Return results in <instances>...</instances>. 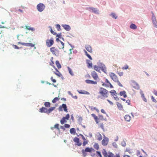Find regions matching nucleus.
<instances>
[{
    "mask_svg": "<svg viewBox=\"0 0 157 157\" xmlns=\"http://www.w3.org/2000/svg\"><path fill=\"white\" fill-rule=\"evenodd\" d=\"M55 70H56V71H54V73L56 74V75H57V76L60 77H61L62 75L61 74V73L57 69V68H55Z\"/></svg>",
    "mask_w": 157,
    "mask_h": 157,
    "instance_id": "obj_21",
    "label": "nucleus"
},
{
    "mask_svg": "<svg viewBox=\"0 0 157 157\" xmlns=\"http://www.w3.org/2000/svg\"><path fill=\"white\" fill-rule=\"evenodd\" d=\"M53 57H52L51 59V63H50V65L52 66L54 68H55V66H54V63L53 61Z\"/></svg>",
    "mask_w": 157,
    "mask_h": 157,
    "instance_id": "obj_39",
    "label": "nucleus"
},
{
    "mask_svg": "<svg viewBox=\"0 0 157 157\" xmlns=\"http://www.w3.org/2000/svg\"><path fill=\"white\" fill-rule=\"evenodd\" d=\"M113 18L116 19H117V17L116 16V15L115 13H112L111 14Z\"/></svg>",
    "mask_w": 157,
    "mask_h": 157,
    "instance_id": "obj_46",
    "label": "nucleus"
},
{
    "mask_svg": "<svg viewBox=\"0 0 157 157\" xmlns=\"http://www.w3.org/2000/svg\"><path fill=\"white\" fill-rule=\"evenodd\" d=\"M60 42L61 44V46L59 48H60L63 49L64 48V43L61 41H60Z\"/></svg>",
    "mask_w": 157,
    "mask_h": 157,
    "instance_id": "obj_45",
    "label": "nucleus"
},
{
    "mask_svg": "<svg viewBox=\"0 0 157 157\" xmlns=\"http://www.w3.org/2000/svg\"><path fill=\"white\" fill-rule=\"evenodd\" d=\"M105 82L107 83H108V84L107 85V86L109 87L110 86V88H113V86L110 83L109 81L107 79H105Z\"/></svg>",
    "mask_w": 157,
    "mask_h": 157,
    "instance_id": "obj_31",
    "label": "nucleus"
},
{
    "mask_svg": "<svg viewBox=\"0 0 157 157\" xmlns=\"http://www.w3.org/2000/svg\"><path fill=\"white\" fill-rule=\"evenodd\" d=\"M109 141V138L107 137L104 136L103 140L102 141V144L104 146L107 145Z\"/></svg>",
    "mask_w": 157,
    "mask_h": 157,
    "instance_id": "obj_8",
    "label": "nucleus"
},
{
    "mask_svg": "<svg viewBox=\"0 0 157 157\" xmlns=\"http://www.w3.org/2000/svg\"><path fill=\"white\" fill-rule=\"evenodd\" d=\"M117 82L118 85L120 86H121V87H122V85L120 83V82L118 80V82Z\"/></svg>",
    "mask_w": 157,
    "mask_h": 157,
    "instance_id": "obj_57",
    "label": "nucleus"
},
{
    "mask_svg": "<svg viewBox=\"0 0 157 157\" xmlns=\"http://www.w3.org/2000/svg\"><path fill=\"white\" fill-rule=\"evenodd\" d=\"M73 140L74 142L76 143L77 145L78 146H80L81 145L82 143L80 142L79 139L77 137H75Z\"/></svg>",
    "mask_w": 157,
    "mask_h": 157,
    "instance_id": "obj_14",
    "label": "nucleus"
},
{
    "mask_svg": "<svg viewBox=\"0 0 157 157\" xmlns=\"http://www.w3.org/2000/svg\"><path fill=\"white\" fill-rule=\"evenodd\" d=\"M50 51L53 55L58 56L59 55V51L58 49L55 47H52L50 48Z\"/></svg>",
    "mask_w": 157,
    "mask_h": 157,
    "instance_id": "obj_4",
    "label": "nucleus"
},
{
    "mask_svg": "<svg viewBox=\"0 0 157 157\" xmlns=\"http://www.w3.org/2000/svg\"><path fill=\"white\" fill-rule=\"evenodd\" d=\"M54 39L51 37L50 39H48L46 40V46L48 47H50L54 44Z\"/></svg>",
    "mask_w": 157,
    "mask_h": 157,
    "instance_id": "obj_3",
    "label": "nucleus"
},
{
    "mask_svg": "<svg viewBox=\"0 0 157 157\" xmlns=\"http://www.w3.org/2000/svg\"><path fill=\"white\" fill-rule=\"evenodd\" d=\"M70 94L72 96V97L74 98H75V99H77V98H78L76 96H73L72 94H71V93Z\"/></svg>",
    "mask_w": 157,
    "mask_h": 157,
    "instance_id": "obj_56",
    "label": "nucleus"
},
{
    "mask_svg": "<svg viewBox=\"0 0 157 157\" xmlns=\"http://www.w3.org/2000/svg\"><path fill=\"white\" fill-rule=\"evenodd\" d=\"M154 16H153L152 17V20H153V23L154 25L155 26V27L156 28H157V22H156L154 21Z\"/></svg>",
    "mask_w": 157,
    "mask_h": 157,
    "instance_id": "obj_43",
    "label": "nucleus"
},
{
    "mask_svg": "<svg viewBox=\"0 0 157 157\" xmlns=\"http://www.w3.org/2000/svg\"><path fill=\"white\" fill-rule=\"evenodd\" d=\"M94 147L96 150H98L99 149V146L98 143H95L94 145Z\"/></svg>",
    "mask_w": 157,
    "mask_h": 157,
    "instance_id": "obj_40",
    "label": "nucleus"
},
{
    "mask_svg": "<svg viewBox=\"0 0 157 157\" xmlns=\"http://www.w3.org/2000/svg\"><path fill=\"white\" fill-rule=\"evenodd\" d=\"M26 28L29 30H31V31H34V29L33 28L30 27L29 26H25Z\"/></svg>",
    "mask_w": 157,
    "mask_h": 157,
    "instance_id": "obj_42",
    "label": "nucleus"
},
{
    "mask_svg": "<svg viewBox=\"0 0 157 157\" xmlns=\"http://www.w3.org/2000/svg\"><path fill=\"white\" fill-rule=\"evenodd\" d=\"M151 98L152 101L153 102H156L157 101H156V100L155 99V98H154V97H153V96H151Z\"/></svg>",
    "mask_w": 157,
    "mask_h": 157,
    "instance_id": "obj_52",
    "label": "nucleus"
},
{
    "mask_svg": "<svg viewBox=\"0 0 157 157\" xmlns=\"http://www.w3.org/2000/svg\"><path fill=\"white\" fill-rule=\"evenodd\" d=\"M91 116L94 118L96 123L98 124V123L99 122V120L98 119V117L94 113L92 114Z\"/></svg>",
    "mask_w": 157,
    "mask_h": 157,
    "instance_id": "obj_18",
    "label": "nucleus"
},
{
    "mask_svg": "<svg viewBox=\"0 0 157 157\" xmlns=\"http://www.w3.org/2000/svg\"><path fill=\"white\" fill-rule=\"evenodd\" d=\"M124 119L126 121H129L131 119V117L128 115H126L124 117Z\"/></svg>",
    "mask_w": 157,
    "mask_h": 157,
    "instance_id": "obj_27",
    "label": "nucleus"
},
{
    "mask_svg": "<svg viewBox=\"0 0 157 157\" xmlns=\"http://www.w3.org/2000/svg\"><path fill=\"white\" fill-rule=\"evenodd\" d=\"M70 117L69 115L68 114L66 115L65 117H63L60 121L61 124H63L67 122V120H68Z\"/></svg>",
    "mask_w": 157,
    "mask_h": 157,
    "instance_id": "obj_9",
    "label": "nucleus"
},
{
    "mask_svg": "<svg viewBox=\"0 0 157 157\" xmlns=\"http://www.w3.org/2000/svg\"><path fill=\"white\" fill-rule=\"evenodd\" d=\"M111 78L115 82H118V78L117 75L114 73L111 72L109 74Z\"/></svg>",
    "mask_w": 157,
    "mask_h": 157,
    "instance_id": "obj_6",
    "label": "nucleus"
},
{
    "mask_svg": "<svg viewBox=\"0 0 157 157\" xmlns=\"http://www.w3.org/2000/svg\"><path fill=\"white\" fill-rule=\"evenodd\" d=\"M109 157H120V155L119 154H116L114 155L112 153H109Z\"/></svg>",
    "mask_w": 157,
    "mask_h": 157,
    "instance_id": "obj_20",
    "label": "nucleus"
},
{
    "mask_svg": "<svg viewBox=\"0 0 157 157\" xmlns=\"http://www.w3.org/2000/svg\"><path fill=\"white\" fill-rule=\"evenodd\" d=\"M129 67L127 65H125L123 67H122V69L124 70H127L128 69Z\"/></svg>",
    "mask_w": 157,
    "mask_h": 157,
    "instance_id": "obj_44",
    "label": "nucleus"
},
{
    "mask_svg": "<svg viewBox=\"0 0 157 157\" xmlns=\"http://www.w3.org/2000/svg\"><path fill=\"white\" fill-rule=\"evenodd\" d=\"M154 94L155 95L157 96V91H155L154 92Z\"/></svg>",
    "mask_w": 157,
    "mask_h": 157,
    "instance_id": "obj_64",
    "label": "nucleus"
},
{
    "mask_svg": "<svg viewBox=\"0 0 157 157\" xmlns=\"http://www.w3.org/2000/svg\"><path fill=\"white\" fill-rule=\"evenodd\" d=\"M48 109L46 108L42 107L40 109L39 112L40 113H48Z\"/></svg>",
    "mask_w": 157,
    "mask_h": 157,
    "instance_id": "obj_15",
    "label": "nucleus"
},
{
    "mask_svg": "<svg viewBox=\"0 0 157 157\" xmlns=\"http://www.w3.org/2000/svg\"><path fill=\"white\" fill-rule=\"evenodd\" d=\"M67 69L69 74L71 76H73L74 75V73L72 70L69 67H67Z\"/></svg>",
    "mask_w": 157,
    "mask_h": 157,
    "instance_id": "obj_28",
    "label": "nucleus"
},
{
    "mask_svg": "<svg viewBox=\"0 0 157 157\" xmlns=\"http://www.w3.org/2000/svg\"><path fill=\"white\" fill-rule=\"evenodd\" d=\"M63 109L65 112H67L68 111L67 106L65 104H63L61 105L58 108L59 110V111H63Z\"/></svg>",
    "mask_w": 157,
    "mask_h": 157,
    "instance_id": "obj_7",
    "label": "nucleus"
},
{
    "mask_svg": "<svg viewBox=\"0 0 157 157\" xmlns=\"http://www.w3.org/2000/svg\"><path fill=\"white\" fill-rule=\"evenodd\" d=\"M13 46L14 47V48H15V49H19L20 48L19 47H18V46H17V45H13Z\"/></svg>",
    "mask_w": 157,
    "mask_h": 157,
    "instance_id": "obj_59",
    "label": "nucleus"
},
{
    "mask_svg": "<svg viewBox=\"0 0 157 157\" xmlns=\"http://www.w3.org/2000/svg\"><path fill=\"white\" fill-rule=\"evenodd\" d=\"M98 93L100 95L99 97L101 99L107 97L109 94L108 91L102 87L100 88Z\"/></svg>",
    "mask_w": 157,
    "mask_h": 157,
    "instance_id": "obj_1",
    "label": "nucleus"
},
{
    "mask_svg": "<svg viewBox=\"0 0 157 157\" xmlns=\"http://www.w3.org/2000/svg\"><path fill=\"white\" fill-rule=\"evenodd\" d=\"M86 82L88 84H97V82H96L94 81L90 80H86Z\"/></svg>",
    "mask_w": 157,
    "mask_h": 157,
    "instance_id": "obj_19",
    "label": "nucleus"
},
{
    "mask_svg": "<svg viewBox=\"0 0 157 157\" xmlns=\"http://www.w3.org/2000/svg\"><path fill=\"white\" fill-rule=\"evenodd\" d=\"M99 125L102 128V129H103V128H104V126H103V123H101V124H99Z\"/></svg>",
    "mask_w": 157,
    "mask_h": 157,
    "instance_id": "obj_58",
    "label": "nucleus"
},
{
    "mask_svg": "<svg viewBox=\"0 0 157 157\" xmlns=\"http://www.w3.org/2000/svg\"><path fill=\"white\" fill-rule=\"evenodd\" d=\"M84 51L85 53V55H86V56L91 60H92V59L90 56L89 54L87 52H86V50H84Z\"/></svg>",
    "mask_w": 157,
    "mask_h": 157,
    "instance_id": "obj_32",
    "label": "nucleus"
},
{
    "mask_svg": "<svg viewBox=\"0 0 157 157\" xmlns=\"http://www.w3.org/2000/svg\"><path fill=\"white\" fill-rule=\"evenodd\" d=\"M64 127L66 128H69L70 127V125L67 124H65L64 125Z\"/></svg>",
    "mask_w": 157,
    "mask_h": 157,
    "instance_id": "obj_54",
    "label": "nucleus"
},
{
    "mask_svg": "<svg viewBox=\"0 0 157 157\" xmlns=\"http://www.w3.org/2000/svg\"><path fill=\"white\" fill-rule=\"evenodd\" d=\"M101 113H105V112L103 109H101Z\"/></svg>",
    "mask_w": 157,
    "mask_h": 157,
    "instance_id": "obj_62",
    "label": "nucleus"
},
{
    "mask_svg": "<svg viewBox=\"0 0 157 157\" xmlns=\"http://www.w3.org/2000/svg\"><path fill=\"white\" fill-rule=\"evenodd\" d=\"M89 9L90 10H91L94 13H98V10L92 7H90L89 8Z\"/></svg>",
    "mask_w": 157,
    "mask_h": 157,
    "instance_id": "obj_29",
    "label": "nucleus"
},
{
    "mask_svg": "<svg viewBox=\"0 0 157 157\" xmlns=\"http://www.w3.org/2000/svg\"><path fill=\"white\" fill-rule=\"evenodd\" d=\"M75 129L74 128H72L70 129V132L71 134H75Z\"/></svg>",
    "mask_w": 157,
    "mask_h": 157,
    "instance_id": "obj_38",
    "label": "nucleus"
},
{
    "mask_svg": "<svg viewBox=\"0 0 157 157\" xmlns=\"http://www.w3.org/2000/svg\"><path fill=\"white\" fill-rule=\"evenodd\" d=\"M88 143V142L86 140L84 141L83 144L82 145L83 146H85Z\"/></svg>",
    "mask_w": 157,
    "mask_h": 157,
    "instance_id": "obj_51",
    "label": "nucleus"
},
{
    "mask_svg": "<svg viewBox=\"0 0 157 157\" xmlns=\"http://www.w3.org/2000/svg\"><path fill=\"white\" fill-rule=\"evenodd\" d=\"M51 80L52 81V82L54 83H55L56 82V80L53 78V77H51Z\"/></svg>",
    "mask_w": 157,
    "mask_h": 157,
    "instance_id": "obj_53",
    "label": "nucleus"
},
{
    "mask_svg": "<svg viewBox=\"0 0 157 157\" xmlns=\"http://www.w3.org/2000/svg\"><path fill=\"white\" fill-rule=\"evenodd\" d=\"M55 109V107H52L50 108L49 109H48V113H50L51 112L54 110Z\"/></svg>",
    "mask_w": 157,
    "mask_h": 157,
    "instance_id": "obj_36",
    "label": "nucleus"
},
{
    "mask_svg": "<svg viewBox=\"0 0 157 157\" xmlns=\"http://www.w3.org/2000/svg\"><path fill=\"white\" fill-rule=\"evenodd\" d=\"M131 85L132 87L136 89H139V85L135 82H132L131 83Z\"/></svg>",
    "mask_w": 157,
    "mask_h": 157,
    "instance_id": "obj_12",
    "label": "nucleus"
},
{
    "mask_svg": "<svg viewBox=\"0 0 157 157\" xmlns=\"http://www.w3.org/2000/svg\"><path fill=\"white\" fill-rule=\"evenodd\" d=\"M54 127L55 128H56L58 130H59V124H56L54 126Z\"/></svg>",
    "mask_w": 157,
    "mask_h": 157,
    "instance_id": "obj_47",
    "label": "nucleus"
},
{
    "mask_svg": "<svg viewBox=\"0 0 157 157\" xmlns=\"http://www.w3.org/2000/svg\"><path fill=\"white\" fill-rule=\"evenodd\" d=\"M82 155L84 157H85L87 155V152H90L92 156H94V154H92V152H94L95 150L92 147L90 148L89 147H86L85 149H82Z\"/></svg>",
    "mask_w": 157,
    "mask_h": 157,
    "instance_id": "obj_2",
    "label": "nucleus"
},
{
    "mask_svg": "<svg viewBox=\"0 0 157 157\" xmlns=\"http://www.w3.org/2000/svg\"><path fill=\"white\" fill-rule=\"evenodd\" d=\"M107 101H108V102L111 105H113V102L110 101H109V100L108 99L107 100Z\"/></svg>",
    "mask_w": 157,
    "mask_h": 157,
    "instance_id": "obj_61",
    "label": "nucleus"
},
{
    "mask_svg": "<svg viewBox=\"0 0 157 157\" xmlns=\"http://www.w3.org/2000/svg\"><path fill=\"white\" fill-rule=\"evenodd\" d=\"M59 99V98L58 97H56L52 100V102L53 103H55L57 101H58Z\"/></svg>",
    "mask_w": 157,
    "mask_h": 157,
    "instance_id": "obj_35",
    "label": "nucleus"
},
{
    "mask_svg": "<svg viewBox=\"0 0 157 157\" xmlns=\"http://www.w3.org/2000/svg\"><path fill=\"white\" fill-rule=\"evenodd\" d=\"M110 92L111 94L112 95L113 97L116 100H119V98L116 95L117 94L116 93V91L114 90H111V91H110Z\"/></svg>",
    "mask_w": 157,
    "mask_h": 157,
    "instance_id": "obj_11",
    "label": "nucleus"
},
{
    "mask_svg": "<svg viewBox=\"0 0 157 157\" xmlns=\"http://www.w3.org/2000/svg\"><path fill=\"white\" fill-rule=\"evenodd\" d=\"M56 28L57 29L58 31H60L61 30L60 25L59 24L56 25Z\"/></svg>",
    "mask_w": 157,
    "mask_h": 157,
    "instance_id": "obj_48",
    "label": "nucleus"
},
{
    "mask_svg": "<svg viewBox=\"0 0 157 157\" xmlns=\"http://www.w3.org/2000/svg\"><path fill=\"white\" fill-rule=\"evenodd\" d=\"M91 75L95 80H97L98 78L97 73L95 71H92L91 72Z\"/></svg>",
    "mask_w": 157,
    "mask_h": 157,
    "instance_id": "obj_13",
    "label": "nucleus"
},
{
    "mask_svg": "<svg viewBox=\"0 0 157 157\" xmlns=\"http://www.w3.org/2000/svg\"><path fill=\"white\" fill-rule=\"evenodd\" d=\"M44 105L47 107H49L50 106V102H46L44 103Z\"/></svg>",
    "mask_w": 157,
    "mask_h": 157,
    "instance_id": "obj_41",
    "label": "nucleus"
},
{
    "mask_svg": "<svg viewBox=\"0 0 157 157\" xmlns=\"http://www.w3.org/2000/svg\"><path fill=\"white\" fill-rule=\"evenodd\" d=\"M117 74L120 76H121L123 75V72H117Z\"/></svg>",
    "mask_w": 157,
    "mask_h": 157,
    "instance_id": "obj_49",
    "label": "nucleus"
},
{
    "mask_svg": "<svg viewBox=\"0 0 157 157\" xmlns=\"http://www.w3.org/2000/svg\"><path fill=\"white\" fill-rule=\"evenodd\" d=\"M126 102L129 105H130V101L129 100H127L126 101Z\"/></svg>",
    "mask_w": 157,
    "mask_h": 157,
    "instance_id": "obj_63",
    "label": "nucleus"
},
{
    "mask_svg": "<svg viewBox=\"0 0 157 157\" xmlns=\"http://www.w3.org/2000/svg\"><path fill=\"white\" fill-rule=\"evenodd\" d=\"M126 92L125 91H121L120 93V95L121 96H123V97L125 98L127 97V95L126 94Z\"/></svg>",
    "mask_w": 157,
    "mask_h": 157,
    "instance_id": "obj_26",
    "label": "nucleus"
},
{
    "mask_svg": "<svg viewBox=\"0 0 157 157\" xmlns=\"http://www.w3.org/2000/svg\"><path fill=\"white\" fill-rule=\"evenodd\" d=\"M130 28L132 29H135L137 28V27L134 24H132L130 26Z\"/></svg>",
    "mask_w": 157,
    "mask_h": 157,
    "instance_id": "obj_37",
    "label": "nucleus"
},
{
    "mask_svg": "<svg viewBox=\"0 0 157 157\" xmlns=\"http://www.w3.org/2000/svg\"><path fill=\"white\" fill-rule=\"evenodd\" d=\"M97 139L99 141H100L102 140V135L99 133L97 134Z\"/></svg>",
    "mask_w": 157,
    "mask_h": 157,
    "instance_id": "obj_25",
    "label": "nucleus"
},
{
    "mask_svg": "<svg viewBox=\"0 0 157 157\" xmlns=\"http://www.w3.org/2000/svg\"><path fill=\"white\" fill-rule=\"evenodd\" d=\"M117 105L120 110H122L123 109V107L122 105L120 103L117 102Z\"/></svg>",
    "mask_w": 157,
    "mask_h": 157,
    "instance_id": "obj_33",
    "label": "nucleus"
},
{
    "mask_svg": "<svg viewBox=\"0 0 157 157\" xmlns=\"http://www.w3.org/2000/svg\"><path fill=\"white\" fill-rule=\"evenodd\" d=\"M56 65L57 68L58 69H60V68H61V65L60 64V63H59L58 61L56 60Z\"/></svg>",
    "mask_w": 157,
    "mask_h": 157,
    "instance_id": "obj_34",
    "label": "nucleus"
},
{
    "mask_svg": "<svg viewBox=\"0 0 157 157\" xmlns=\"http://www.w3.org/2000/svg\"><path fill=\"white\" fill-rule=\"evenodd\" d=\"M56 36L58 37V38H62L63 39V38H62V37L61 36V33H60L58 34H57Z\"/></svg>",
    "mask_w": 157,
    "mask_h": 157,
    "instance_id": "obj_50",
    "label": "nucleus"
},
{
    "mask_svg": "<svg viewBox=\"0 0 157 157\" xmlns=\"http://www.w3.org/2000/svg\"><path fill=\"white\" fill-rule=\"evenodd\" d=\"M18 44H20L27 47H34L35 44H33L31 43H25L21 42H18Z\"/></svg>",
    "mask_w": 157,
    "mask_h": 157,
    "instance_id": "obj_10",
    "label": "nucleus"
},
{
    "mask_svg": "<svg viewBox=\"0 0 157 157\" xmlns=\"http://www.w3.org/2000/svg\"><path fill=\"white\" fill-rule=\"evenodd\" d=\"M62 26L63 27L64 29L67 31H69L71 29L70 27L68 25H62Z\"/></svg>",
    "mask_w": 157,
    "mask_h": 157,
    "instance_id": "obj_22",
    "label": "nucleus"
},
{
    "mask_svg": "<svg viewBox=\"0 0 157 157\" xmlns=\"http://www.w3.org/2000/svg\"><path fill=\"white\" fill-rule=\"evenodd\" d=\"M86 63L87 64V66L89 68H91L92 67V63L89 60H86Z\"/></svg>",
    "mask_w": 157,
    "mask_h": 157,
    "instance_id": "obj_23",
    "label": "nucleus"
},
{
    "mask_svg": "<svg viewBox=\"0 0 157 157\" xmlns=\"http://www.w3.org/2000/svg\"><path fill=\"white\" fill-rule=\"evenodd\" d=\"M78 93L82 94H89V93L87 91H86L85 90H80V91H78Z\"/></svg>",
    "mask_w": 157,
    "mask_h": 157,
    "instance_id": "obj_24",
    "label": "nucleus"
},
{
    "mask_svg": "<svg viewBox=\"0 0 157 157\" xmlns=\"http://www.w3.org/2000/svg\"><path fill=\"white\" fill-rule=\"evenodd\" d=\"M91 109L92 110H96L97 111H98L99 110H98V109H97L95 107H92L91 108Z\"/></svg>",
    "mask_w": 157,
    "mask_h": 157,
    "instance_id": "obj_60",
    "label": "nucleus"
},
{
    "mask_svg": "<svg viewBox=\"0 0 157 157\" xmlns=\"http://www.w3.org/2000/svg\"><path fill=\"white\" fill-rule=\"evenodd\" d=\"M94 69L98 72H100V67L97 65H95L94 67Z\"/></svg>",
    "mask_w": 157,
    "mask_h": 157,
    "instance_id": "obj_30",
    "label": "nucleus"
},
{
    "mask_svg": "<svg viewBox=\"0 0 157 157\" xmlns=\"http://www.w3.org/2000/svg\"><path fill=\"white\" fill-rule=\"evenodd\" d=\"M51 33L52 34H53L54 35H56V33L55 32H54L52 29H51Z\"/></svg>",
    "mask_w": 157,
    "mask_h": 157,
    "instance_id": "obj_55",
    "label": "nucleus"
},
{
    "mask_svg": "<svg viewBox=\"0 0 157 157\" xmlns=\"http://www.w3.org/2000/svg\"><path fill=\"white\" fill-rule=\"evenodd\" d=\"M85 48L86 50L90 53L92 52V49L91 46L89 45H86L85 46Z\"/></svg>",
    "mask_w": 157,
    "mask_h": 157,
    "instance_id": "obj_16",
    "label": "nucleus"
},
{
    "mask_svg": "<svg viewBox=\"0 0 157 157\" xmlns=\"http://www.w3.org/2000/svg\"><path fill=\"white\" fill-rule=\"evenodd\" d=\"M109 153H112L110 152H108V153L106 152V150L105 149H103V150L102 151V153L103 155L105 157H109Z\"/></svg>",
    "mask_w": 157,
    "mask_h": 157,
    "instance_id": "obj_17",
    "label": "nucleus"
},
{
    "mask_svg": "<svg viewBox=\"0 0 157 157\" xmlns=\"http://www.w3.org/2000/svg\"><path fill=\"white\" fill-rule=\"evenodd\" d=\"M36 8L39 11L41 12L44 9L45 6L43 4L40 3L37 5Z\"/></svg>",
    "mask_w": 157,
    "mask_h": 157,
    "instance_id": "obj_5",
    "label": "nucleus"
}]
</instances>
